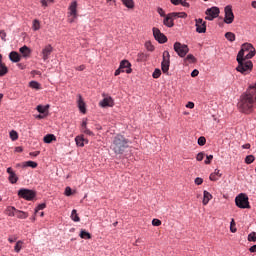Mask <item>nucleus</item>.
<instances>
[{
	"label": "nucleus",
	"mask_w": 256,
	"mask_h": 256,
	"mask_svg": "<svg viewBox=\"0 0 256 256\" xmlns=\"http://www.w3.org/2000/svg\"><path fill=\"white\" fill-rule=\"evenodd\" d=\"M254 55H256L255 47L251 43H244L237 55L238 66L236 71L242 75H249L253 70V62L249 59H253Z\"/></svg>",
	"instance_id": "1"
},
{
	"label": "nucleus",
	"mask_w": 256,
	"mask_h": 256,
	"mask_svg": "<svg viewBox=\"0 0 256 256\" xmlns=\"http://www.w3.org/2000/svg\"><path fill=\"white\" fill-rule=\"evenodd\" d=\"M129 147V139L125 138V136L118 134L114 136L110 149L114 151L116 155H123L125 153V149Z\"/></svg>",
	"instance_id": "2"
},
{
	"label": "nucleus",
	"mask_w": 256,
	"mask_h": 256,
	"mask_svg": "<svg viewBox=\"0 0 256 256\" xmlns=\"http://www.w3.org/2000/svg\"><path fill=\"white\" fill-rule=\"evenodd\" d=\"M235 203L239 209H251V205H249V197L243 193L235 198Z\"/></svg>",
	"instance_id": "3"
},
{
	"label": "nucleus",
	"mask_w": 256,
	"mask_h": 256,
	"mask_svg": "<svg viewBox=\"0 0 256 256\" xmlns=\"http://www.w3.org/2000/svg\"><path fill=\"white\" fill-rule=\"evenodd\" d=\"M174 51L179 57H185L189 53V46L181 42L174 43Z\"/></svg>",
	"instance_id": "4"
},
{
	"label": "nucleus",
	"mask_w": 256,
	"mask_h": 256,
	"mask_svg": "<svg viewBox=\"0 0 256 256\" xmlns=\"http://www.w3.org/2000/svg\"><path fill=\"white\" fill-rule=\"evenodd\" d=\"M171 65V55L169 54V51L163 52V60L161 63V69L163 73H169V67Z\"/></svg>",
	"instance_id": "5"
},
{
	"label": "nucleus",
	"mask_w": 256,
	"mask_h": 256,
	"mask_svg": "<svg viewBox=\"0 0 256 256\" xmlns=\"http://www.w3.org/2000/svg\"><path fill=\"white\" fill-rule=\"evenodd\" d=\"M18 197H21L26 201H33V199H35V193L33 190L22 188L18 191Z\"/></svg>",
	"instance_id": "6"
},
{
	"label": "nucleus",
	"mask_w": 256,
	"mask_h": 256,
	"mask_svg": "<svg viewBox=\"0 0 256 256\" xmlns=\"http://www.w3.org/2000/svg\"><path fill=\"white\" fill-rule=\"evenodd\" d=\"M225 11V17H224V23L227 25H231L233 21H235V15L233 14V7L231 5H228L224 8Z\"/></svg>",
	"instance_id": "7"
},
{
	"label": "nucleus",
	"mask_w": 256,
	"mask_h": 256,
	"mask_svg": "<svg viewBox=\"0 0 256 256\" xmlns=\"http://www.w3.org/2000/svg\"><path fill=\"white\" fill-rule=\"evenodd\" d=\"M219 8L217 7H212V8H208L205 12L206 14V21H213V19H217V17H219Z\"/></svg>",
	"instance_id": "8"
},
{
	"label": "nucleus",
	"mask_w": 256,
	"mask_h": 256,
	"mask_svg": "<svg viewBox=\"0 0 256 256\" xmlns=\"http://www.w3.org/2000/svg\"><path fill=\"white\" fill-rule=\"evenodd\" d=\"M153 36L158 43H167V36L165 34L161 33V30L158 28H153Z\"/></svg>",
	"instance_id": "9"
},
{
	"label": "nucleus",
	"mask_w": 256,
	"mask_h": 256,
	"mask_svg": "<svg viewBox=\"0 0 256 256\" xmlns=\"http://www.w3.org/2000/svg\"><path fill=\"white\" fill-rule=\"evenodd\" d=\"M196 32L197 33H206L207 31V22H203V19H196Z\"/></svg>",
	"instance_id": "10"
},
{
	"label": "nucleus",
	"mask_w": 256,
	"mask_h": 256,
	"mask_svg": "<svg viewBox=\"0 0 256 256\" xmlns=\"http://www.w3.org/2000/svg\"><path fill=\"white\" fill-rule=\"evenodd\" d=\"M6 172L9 175L8 181L12 183V185H15V183L19 181V177H17V174L15 173V171H13V168L11 167L7 168Z\"/></svg>",
	"instance_id": "11"
},
{
	"label": "nucleus",
	"mask_w": 256,
	"mask_h": 256,
	"mask_svg": "<svg viewBox=\"0 0 256 256\" xmlns=\"http://www.w3.org/2000/svg\"><path fill=\"white\" fill-rule=\"evenodd\" d=\"M51 53H53V46L51 45H47L42 49V59L43 61H47V59H49V56L51 55Z\"/></svg>",
	"instance_id": "12"
},
{
	"label": "nucleus",
	"mask_w": 256,
	"mask_h": 256,
	"mask_svg": "<svg viewBox=\"0 0 256 256\" xmlns=\"http://www.w3.org/2000/svg\"><path fill=\"white\" fill-rule=\"evenodd\" d=\"M120 69L122 70V73H131V63L127 60H123L120 63Z\"/></svg>",
	"instance_id": "13"
},
{
	"label": "nucleus",
	"mask_w": 256,
	"mask_h": 256,
	"mask_svg": "<svg viewBox=\"0 0 256 256\" xmlns=\"http://www.w3.org/2000/svg\"><path fill=\"white\" fill-rule=\"evenodd\" d=\"M173 17H177L176 13H171L168 14L165 18H164V25H166V27H173L174 23H173Z\"/></svg>",
	"instance_id": "14"
},
{
	"label": "nucleus",
	"mask_w": 256,
	"mask_h": 256,
	"mask_svg": "<svg viewBox=\"0 0 256 256\" xmlns=\"http://www.w3.org/2000/svg\"><path fill=\"white\" fill-rule=\"evenodd\" d=\"M9 73V68L3 63V55L0 54V77H5Z\"/></svg>",
	"instance_id": "15"
},
{
	"label": "nucleus",
	"mask_w": 256,
	"mask_h": 256,
	"mask_svg": "<svg viewBox=\"0 0 256 256\" xmlns=\"http://www.w3.org/2000/svg\"><path fill=\"white\" fill-rule=\"evenodd\" d=\"M75 143L77 147H85V143H89V140L85 139L83 135H79L75 137Z\"/></svg>",
	"instance_id": "16"
},
{
	"label": "nucleus",
	"mask_w": 256,
	"mask_h": 256,
	"mask_svg": "<svg viewBox=\"0 0 256 256\" xmlns=\"http://www.w3.org/2000/svg\"><path fill=\"white\" fill-rule=\"evenodd\" d=\"M81 133H85V135L93 136V131L87 128V120H83L80 128Z\"/></svg>",
	"instance_id": "17"
},
{
	"label": "nucleus",
	"mask_w": 256,
	"mask_h": 256,
	"mask_svg": "<svg viewBox=\"0 0 256 256\" xmlns=\"http://www.w3.org/2000/svg\"><path fill=\"white\" fill-rule=\"evenodd\" d=\"M100 107H113V98H104L102 101H100Z\"/></svg>",
	"instance_id": "18"
},
{
	"label": "nucleus",
	"mask_w": 256,
	"mask_h": 256,
	"mask_svg": "<svg viewBox=\"0 0 256 256\" xmlns=\"http://www.w3.org/2000/svg\"><path fill=\"white\" fill-rule=\"evenodd\" d=\"M9 59L10 61H12L13 63H19L21 61V55H19V53L12 51L9 54Z\"/></svg>",
	"instance_id": "19"
},
{
	"label": "nucleus",
	"mask_w": 256,
	"mask_h": 256,
	"mask_svg": "<svg viewBox=\"0 0 256 256\" xmlns=\"http://www.w3.org/2000/svg\"><path fill=\"white\" fill-rule=\"evenodd\" d=\"M70 15L75 19L77 18V1H73L69 7Z\"/></svg>",
	"instance_id": "20"
},
{
	"label": "nucleus",
	"mask_w": 256,
	"mask_h": 256,
	"mask_svg": "<svg viewBox=\"0 0 256 256\" xmlns=\"http://www.w3.org/2000/svg\"><path fill=\"white\" fill-rule=\"evenodd\" d=\"M211 199H213V195H211V193H209L207 190H204L202 201L203 205H208Z\"/></svg>",
	"instance_id": "21"
},
{
	"label": "nucleus",
	"mask_w": 256,
	"mask_h": 256,
	"mask_svg": "<svg viewBox=\"0 0 256 256\" xmlns=\"http://www.w3.org/2000/svg\"><path fill=\"white\" fill-rule=\"evenodd\" d=\"M19 51L23 57H31V49L29 47L23 46L19 49Z\"/></svg>",
	"instance_id": "22"
},
{
	"label": "nucleus",
	"mask_w": 256,
	"mask_h": 256,
	"mask_svg": "<svg viewBox=\"0 0 256 256\" xmlns=\"http://www.w3.org/2000/svg\"><path fill=\"white\" fill-rule=\"evenodd\" d=\"M17 209L13 206H8L5 210L6 215H8V217H15L16 213H17Z\"/></svg>",
	"instance_id": "23"
},
{
	"label": "nucleus",
	"mask_w": 256,
	"mask_h": 256,
	"mask_svg": "<svg viewBox=\"0 0 256 256\" xmlns=\"http://www.w3.org/2000/svg\"><path fill=\"white\" fill-rule=\"evenodd\" d=\"M78 107L81 111V113H87V109L85 108V102L83 101V97L81 95L78 96Z\"/></svg>",
	"instance_id": "24"
},
{
	"label": "nucleus",
	"mask_w": 256,
	"mask_h": 256,
	"mask_svg": "<svg viewBox=\"0 0 256 256\" xmlns=\"http://www.w3.org/2000/svg\"><path fill=\"white\" fill-rule=\"evenodd\" d=\"M172 5H182V7H189L187 0H170Z\"/></svg>",
	"instance_id": "25"
},
{
	"label": "nucleus",
	"mask_w": 256,
	"mask_h": 256,
	"mask_svg": "<svg viewBox=\"0 0 256 256\" xmlns=\"http://www.w3.org/2000/svg\"><path fill=\"white\" fill-rule=\"evenodd\" d=\"M44 143H53V141H57V137L53 134H48L43 138Z\"/></svg>",
	"instance_id": "26"
},
{
	"label": "nucleus",
	"mask_w": 256,
	"mask_h": 256,
	"mask_svg": "<svg viewBox=\"0 0 256 256\" xmlns=\"http://www.w3.org/2000/svg\"><path fill=\"white\" fill-rule=\"evenodd\" d=\"M123 5L127 7V9H134L135 8V2L133 0H121Z\"/></svg>",
	"instance_id": "27"
},
{
	"label": "nucleus",
	"mask_w": 256,
	"mask_h": 256,
	"mask_svg": "<svg viewBox=\"0 0 256 256\" xmlns=\"http://www.w3.org/2000/svg\"><path fill=\"white\" fill-rule=\"evenodd\" d=\"M15 217H17L18 219H27V217H29V213L17 210Z\"/></svg>",
	"instance_id": "28"
},
{
	"label": "nucleus",
	"mask_w": 256,
	"mask_h": 256,
	"mask_svg": "<svg viewBox=\"0 0 256 256\" xmlns=\"http://www.w3.org/2000/svg\"><path fill=\"white\" fill-rule=\"evenodd\" d=\"M197 58L193 56V54H188L187 57L184 59L185 63H196Z\"/></svg>",
	"instance_id": "29"
},
{
	"label": "nucleus",
	"mask_w": 256,
	"mask_h": 256,
	"mask_svg": "<svg viewBox=\"0 0 256 256\" xmlns=\"http://www.w3.org/2000/svg\"><path fill=\"white\" fill-rule=\"evenodd\" d=\"M71 219L72 221H75V223H79V221H81V218H79V215L77 214V210H72Z\"/></svg>",
	"instance_id": "30"
},
{
	"label": "nucleus",
	"mask_w": 256,
	"mask_h": 256,
	"mask_svg": "<svg viewBox=\"0 0 256 256\" xmlns=\"http://www.w3.org/2000/svg\"><path fill=\"white\" fill-rule=\"evenodd\" d=\"M37 111L38 113H47V111H49V105L43 106V105H38L37 106Z\"/></svg>",
	"instance_id": "31"
},
{
	"label": "nucleus",
	"mask_w": 256,
	"mask_h": 256,
	"mask_svg": "<svg viewBox=\"0 0 256 256\" xmlns=\"http://www.w3.org/2000/svg\"><path fill=\"white\" fill-rule=\"evenodd\" d=\"M32 29L33 31H39L41 29V22L37 19L33 20Z\"/></svg>",
	"instance_id": "32"
},
{
	"label": "nucleus",
	"mask_w": 256,
	"mask_h": 256,
	"mask_svg": "<svg viewBox=\"0 0 256 256\" xmlns=\"http://www.w3.org/2000/svg\"><path fill=\"white\" fill-rule=\"evenodd\" d=\"M21 249H23V241L19 240L18 242H16V245L14 247V251L16 253H19L21 251Z\"/></svg>",
	"instance_id": "33"
},
{
	"label": "nucleus",
	"mask_w": 256,
	"mask_h": 256,
	"mask_svg": "<svg viewBox=\"0 0 256 256\" xmlns=\"http://www.w3.org/2000/svg\"><path fill=\"white\" fill-rule=\"evenodd\" d=\"M80 237H81V239H91V233H89L85 230H81Z\"/></svg>",
	"instance_id": "34"
},
{
	"label": "nucleus",
	"mask_w": 256,
	"mask_h": 256,
	"mask_svg": "<svg viewBox=\"0 0 256 256\" xmlns=\"http://www.w3.org/2000/svg\"><path fill=\"white\" fill-rule=\"evenodd\" d=\"M29 86L31 87V89H37V90L41 89V84H39V82L37 81H31L29 83Z\"/></svg>",
	"instance_id": "35"
},
{
	"label": "nucleus",
	"mask_w": 256,
	"mask_h": 256,
	"mask_svg": "<svg viewBox=\"0 0 256 256\" xmlns=\"http://www.w3.org/2000/svg\"><path fill=\"white\" fill-rule=\"evenodd\" d=\"M225 37L228 41H231V42L235 41V34L233 32H227L225 34Z\"/></svg>",
	"instance_id": "36"
},
{
	"label": "nucleus",
	"mask_w": 256,
	"mask_h": 256,
	"mask_svg": "<svg viewBox=\"0 0 256 256\" xmlns=\"http://www.w3.org/2000/svg\"><path fill=\"white\" fill-rule=\"evenodd\" d=\"M253 161H255V156H253V155L246 156L245 163L247 165H251V163H253Z\"/></svg>",
	"instance_id": "37"
},
{
	"label": "nucleus",
	"mask_w": 256,
	"mask_h": 256,
	"mask_svg": "<svg viewBox=\"0 0 256 256\" xmlns=\"http://www.w3.org/2000/svg\"><path fill=\"white\" fill-rule=\"evenodd\" d=\"M10 139H12V141H17V139H19V134H17V131L12 130L10 132Z\"/></svg>",
	"instance_id": "38"
},
{
	"label": "nucleus",
	"mask_w": 256,
	"mask_h": 256,
	"mask_svg": "<svg viewBox=\"0 0 256 256\" xmlns=\"http://www.w3.org/2000/svg\"><path fill=\"white\" fill-rule=\"evenodd\" d=\"M24 167H31L32 169H36V167H37V162L27 161V162H25Z\"/></svg>",
	"instance_id": "39"
},
{
	"label": "nucleus",
	"mask_w": 256,
	"mask_h": 256,
	"mask_svg": "<svg viewBox=\"0 0 256 256\" xmlns=\"http://www.w3.org/2000/svg\"><path fill=\"white\" fill-rule=\"evenodd\" d=\"M154 79H159L161 77V70L156 68L152 74Z\"/></svg>",
	"instance_id": "40"
},
{
	"label": "nucleus",
	"mask_w": 256,
	"mask_h": 256,
	"mask_svg": "<svg viewBox=\"0 0 256 256\" xmlns=\"http://www.w3.org/2000/svg\"><path fill=\"white\" fill-rule=\"evenodd\" d=\"M230 231L231 233H237V228H235V219H232L230 222Z\"/></svg>",
	"instance_id": "41"
},
{
	"label": "nucleus",
	"mask_w": 256,
	"mask_h": 256,
	"mask_svg": "<svg viewBox=\"0 0 256 256\" xmlns=\"http://www.w3.org/2000/svg\"><path fill=\"white\" fill-rule=\"evenodd\" d=\"M47 205L45 203L39 204L37 208L35 209V214L39 213V211H43Z\"/></svg>",
	"instance_id": "42"
},
{
	"label": "nucleus",
	"mask_w": 256,
	"mask_h": 256,
	"mask_svg": "<svg viewBox=\"0 0 256 256\" xmlns=\"http://www.w3.org/2000/svg\"><path fill=\"white\" fill-rule=\"evenodd\" d=\"M248 241H252L253 243H255V241H256V232H251L248 235Z\"/></svg>",
	"instance_id": "43"
},
{
	"label": "nucleus",
	"mask_w": 256,
	"mask_h": 256,
	"mask_svg": "<svg viewBox=\"0 0 256 256\" xmlns=\"http://www.w3.org/2000/svg\"><path fill=\"white\" fill-rule=\"evenodd\" d=\"M145 47H146L147 51H155V46H153V44H151V42H146Z\"/></svg>",
	"instance_id": "44"
},
{
	"label": "nucleus",
	"mask_w": 256,
	"mask_h": 256,
	"mask_svg": "<svg viewBox=\"0 0 256 256\" xmlns=\"http://www.w3.org/2000/svg\"><path fill=\"white\" fill-rule=\"evenodd\" d=\"M205 143H207V139H205V137L201 136L198 138V145L203 147V145H205Z\"/></svg>",
	"instance_id": "45"
},
{
	"label": "nucleus",
	"mask_w": 256,
	"mask_h": 256,
	"mask_svg": "<svg viewBox=\"0 0 256 256\" xmlns=\"http://www.w3.org/2000/svg\"><path fill=\"white\" fill-rule=\"evenodd\" d=\"M211 161H213V155H207L204 163L205 165H211Z\"/></svg>",
	"instance_id": "46"
},
{
	"label": "nucleus",
	"mask_w": 256,
	"mask_h": 256,
	"mask_svg": "<svg viewBox=\"0 0 256 256\" xmlns=\"http://www.w3.org/2000/svg\"><path fill=\"white\" fill-rule=\"evenodd\" d=\"M64 195H66V197H71V195H73V192H72V190H71V187H66V188H65Z\"/></svg>",
	"instance_id": "47"
},
{
	"label": "nucleus",
	"mask_w": 256,
	"mask_h": 256,
	"mask_svg": "<svg viewBox=\"0 0 256 256\" xmlns=\"http://www.w3.org/2000/svg\"><path fill=\"white\" fill-rule=\"evenodd\" d=\"M204 158H205V153L204 152H200L196 156V161H203Z\"/></svg>",
	"instance_id": "48"
},
{
	"label": "nucleus",
	"mask_w": 256,
	"mask_h": 256,
	"mask_svg": "<svg viewBox=\"0 0 256 256\" xmlns=\"http://www.w3.org/2000/svg\"><path fill=\"white\" fill-rule=\"evenodd\" d=\"M152 225H153L154 227H160V225H161V220L154 218V219L152 220Z\"/></svg>",
	"instance_id": "49"
},
{
	"label": "nucleus",
	"mask_w": 256,
	"mask_h": 256,
	"mask_svg": "<svg viewBox=\"0 0 256 256\" xmlns=\"http://www.w3.org/2000/svg\"><path fill=\"white\" fill-rule=\"evenodd\" d=\"M49 3H53V0H41L42 7H47Z\"/></svg>",
	"instance_id": "50"
},
{
	"label": "nucleus",
	"mask_w": 256,
	"mask_h": 256,
	"mask_svg": "<svg viewBox=\"0 0 256 256\" xmlns=\"http://www.w3.org/2000/svg\"><path fill=\"white\" fill-rule=\"evenodd\" d=\"M195 185H203V178L197 177L194 180Z\"/></svg>",
	"instance_id": "51"
},
{
	"label": "nucleus",
	"mask_w": 256,
	"mask_h": 256,
	"mask_svg": "<svg viewBox=\"0 0 256 256\" xmlns=\"http://www.w3.org/2000/svg\"><path fill=\"white\" fill-rule=\"evenodd\" d=\"M209 179H210V181H219V177L216 176L214 173L210 174Z\"/></svg>",
	"instance_id": "52"
},
{
	"label": "nucleus",
	"mask_w": 256,
	"mask_h": 256,
	"mask_svg": "<svg viewBox=\"0 0 256 256\" xmlns=\"http://www.w3.org/2000/svg\"><path fill=\"white\" fill-rule=\"evenodd\" d=\"M214 175L218 176V178H221L223 176V174H221V171L219 169H215V171L213 172Z\"/></svg>",
	"instance_id": "53"
},
{
	"label": "nucleus",
	"mask_w": 256,
	"mask_h": 256,
	"mask_svg": "<svg viewBox=\"0 0 256 256\" xmlns=\"http://www.w3.org/2000/svg\"><path fill=\"white\" fill-rule=\"evenodd\" d=\"M5 37H7V33H5L3 30L0 31V38L2 41H5Z\"/></svg>",
	"instance_id": "54"
},
{
	"label": "nucleus",
	"mask_w": 256,
	"mask_h": 256,
	"mask_svg": "<svg viewBox=\"0 0 256 256\" xmlns=\"http://www.w3.org/2000/svg\"><path fill=\"white\" fill-rule=\"evenodd\" d=\"M157 12L159 13V15H160L161 17H165V11L163 10V8H158V9H157Z\"/></svg>",
	"instance_id": "55"
},
{
	"label": "nucleus",
	"mask_w": 256,
	"mask_h": 256,
	"mask_svg": "<svg viewBox=\"0 0 256 256\" xmlns=\"http://www.w3.org/2000/svg\"><path fill=\"white\" fill-rule=\"evenodd\" d=\"M199 75V70L195 69L191 72V77H197Z\"/></svg>",
	"instance_id": "56"
},
{
	"label": "nucleus",
	"mask_w": 256,
	"mask_h": 256,
	"mask_svg": "<svg viewBox=\"0 0 256 256\" xmlns=\"http://www.w3.org/2000/svg\"><path fill=\"white\" fill-rule=\"evenodd\" d=\"M9 243H15L17 241V237L10 236L8 238Z\"/></svg>",
	"instance_id": "57"
},
{
	"label": "nucleus",
	"mask_w": 256,
	"mask_h": 256,
	"mask_svg": "<svg viewBox=\"0 0 256 256\" xmlns=\"http://www.w3.org/2000/svg\"><path fill=\"white\" fill-rule=\"evenodd\" d=\"M186 107H187L188 109H193V108L195 107V103H193V102H188L187 105H186Z\"/></svg>",
	"instance_id": "58"
},
{
	"label": "nucleus",
	"mask_w": 256,
	"mask_h": 256,
	"mask_svg": "<svg viewBox=\"0 0 256 256\" xmlns=\"http://www.w3.org/2000/svg\"><path fill=\"white\" fill-rule=\"evenodd\" d=\"M121 73H123V70L119 67V68L115 71L114 75H115V77H117L118 75H121Z\"/></svg>",
	"instance_id": "59"
},
{
	"label": "nucleus",
	"mask_w": 256,
	"mask_h": 256,
	"mask_svg": "<svg viewBox=\"0 0 256 256\" xmlns=\"http://www.w3.org/2000/svg\"><path fill=\"white\" fill-rule=\"evenodd\" d=\"M76 71H85V65H80L76 67Z\"/></svg>",
	"instance_id": "60"
},
{
	"label": "nucleus",
	"mask_w": 256,
	"mask_h": 256,
	"mask_svg": "<svg viewBox=\"0 0 256 256\" xmlns=\"http://www.w3.org/2000/svg\"><path fill=\"white\" fill-rule=\"evenodd\" d=\"M41 152L40 151H35V152H30V155L32 157H37Z\"/></svg>",
	"instance_id": "61"
},
{
	"label": "nucleus",
	"mask_w": 256,
	"mask_h": 256,
	"mask_svg": "<svg viewBox=\"0 0 256 256\" xmlns=\"http://www.w3.org/2000/svg\"><path fill=\"white\" fill-rule=\"evenodd\" d=\"M250 253H256V245H253L249 249Z\"/></svg>",
	"instance_id": "62"
},
{
	"label": "nucleus",
	"mask_w": 256,
	"mask_h": 256,
	"mask_svg": "<svg viewBox=\"0 0 256 256\" xmlns=\"http://www.w3.org/2000/svg\"><path fill=\"white\" fill-rule=\"evenodd\" d=\"M242 149H251V144L247 143L242 145Z\"/></svg>",
	"instance_id": "63"
},
{
	"label": "nucleus",
	"mask_w": 256,
	"mask_h": 256,
	"mask_svg": "<svg viewBox=\"0 0 256 256\" xmlns=\"http://www.w3.org/2000/svg\"><path fill=\"white\" fill-rule=\"evenodd\" d=\"M251 6L256 9V1H252Z\"/></svg>",
	"instance_id": "64"
}]
</instances>
